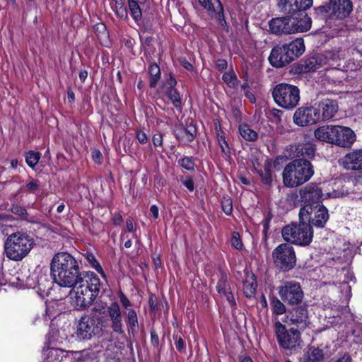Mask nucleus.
<instances>
[{
	"instance_id": "7",
	"label": "nucleus",
	"mask_w": 362,
	"mask_h": 362,
	"mask_svg": "<svg viewBox=\"0 0 362 362\" xmlns=\"http://www.w3.org/2000/svg\"><path fill=\"white\" fill-rule=\"evenodd\" d=\"M272 95L275 103L285 110H293L300 101L299 88L286 83L276 84L272 89Z\"/></svg>"
},
{
	"instance_id": "13",
	"label": "nucleus",
	"mask_w": 362,
	"mask_h": 362,
	"mask_svg": "<svg viewBox=\"0 0 362 362\" xmlns=\"http://www.w3.org/2000/svg\"><path fill=\"white\" fill-rule=\"evenodd\" d=\"M320 8L327 13L331 19H344L352 11L353 5L350 0H331L329 4Z\"/></svg>"
},
{
	"instance_id": "46",
	"label": "nucleus",
	"mask_w": 362,
	"mask_h": 362,
	"mask_svg": "<svg viewBox=\"0 0 362 362\" xmlns=\"http://www.w3.org/2000/svg\"><path fill=\"white\" fill-rule=\"evenodd\" d=\"M180 165L185 169L193 171L194 170L195 164L192 158L185 156L179 160Z\"/></svg>"
},
{
	"instance_id": "51",
	"label": "nucleus",
	"mask_w": 362,
	"mask_h": 362,
	"mask_svg": "<svg viewBox=\"0 0 362 362\" xmlns=\"http://www.w3.org/2000/svg\"><path fill=\"white\" fill-rule=\"evenodd\" d=\"M228 67V63L226 60L223 59H218L216 61V68L218 71H223L226 70Z\"/></svg>"
},
{
	"instance_id": "37",
	"label": "nucleus",
	"mask_w": 362,
	"mask_h": 362,
	"mask_svg": "<svg viewBox=\"0 0 362 362\" xmlns=\"http://www.w3.org/2000/svg\"><path fill=\"white\" fill-rule=\"evenodd\" d=\"M270 303L273 313L281 315L286 313L285 305L277 297L272 296L270 299Z\"/></svg>"
},
{
	"instance_id": "40",
	"label": "nucleus",
	"mask_w": 362,
	"mask_h": 362,
	"mask_svg": "<svg viewBox=\"0 0 362 362\" xmlns=\"http://www.w3.org/2000/svg\"><path fill=\"white\" fill-rule=\"evenodd\" d=\"M40 158V153L39 152L30 151L26 154L25 161L30 167L34 168L39 162Z\"/></svg>"
},
{
	"instance_id": "43",
	"label": "nucleus",
	"mask_w": 362,
	"mask_h": 362,
	"mask_svg": "<svg viewBox=\"0 0 362 362\" xmlns=\"http://www.w3.org/2000/svg\"><path fill=\"white\" fill-rule=\"evenodd\" d=\"M221 206L223 212L226 215H231L233 212V202L228 196H224L221 201Z\"/></svg>"
},
{
	"instance_id": "6",
	"label": "nucleus",
	"mask_w": 362,
	"mask_h": 362,
	"mask_svg": "<svg viewBox=\"0 0 362 362\" xmlns=\"http://www.w3.org/2000/svg\"><path fill=\"white\" fill-rule=\"evenodd\" d=\"M282 237L287 243L299 246L309 245L313 238V230L310 223L300 220L299 223H291L281 230Z\"/></svg>"
},
{
	"instance_id": "4",
	"label": "nucleus",
	"mask_w": 362,
	"mask_h": 362,
	"mask_svg": "<svg viewBox=\"0 0 362 362\" xmlns=\"http://www.w3.org/2000/svg\"><path fill=\"white\" fill-rule=\"evenodd\" d=\"M304 51L303 40L297 38L288 44L274 47L271 51L269 61L274 67H283L301 55Z\"/></svg>"
},
{
	"instance_id": "45",
	"label": "nucleus",
	"mask_w": 362,
	"mask_h": 362,
	"mask_svg": "<svg viewBox=\"0 0 362 362\" xmlns=\"http://www.w3.org/2000/svg\"><path fill=\"white\" fill-rule=\"evenodd\" d=\"M344 50L333 49L332 51L327 53L326 58L327 59H329L333 62H337L341 59L344 58Z\"/></svg>"
},
{
	"instance_id": "44",
	"label": "nucleus",
	"mask_w": 362,
	"mask_h": 362,
	"mask_svg": "<svg viewBox=\"0 0 362 362\" xmlns=\"http://www.w3.org/2000/svg\"><path fill=\"white\" fill-rule=\"evenodd\" d=\"M223 81L230 87H233L237 81V77L233 71L225 72L222 76Z\"/></svg>"
},
{
	"instance_id": "49",
	"label": "nucleus",
	"mask_w": 362,
	"mask_h": 362,
	"mask_svg": "<svg viewBox=\"0 0 362 362\" xmlns=\"http://www.w3.org/2000/svg\"><path fill=\"white\" fill-rule=\"evenodd\" d=\"M231 245L238 250H240L243 247L242 241L238 235H234L231 239Z\"/></svg>"
},
{
	"instance_id": "16",
	"label": "nucleus",
	"mask_w": 362,
	"mask_h": 362,
	"mask_svg": "<svg viewBox=\"0 0 362 362\" xmlns=\"http://www.w3.org/2000/svg\"><path fill=\"white\" fill-rule=\"evenodd\" d=\"M313 5V0H280L279 7L286 14L303 13Z\"/></svg>"
},
{
	"instance_id": "29",
	"label": "nucleus",
	"mask_w": 362,
	"mask_h": 362,
	"mask_svg": "<svg viewBox=\"0 0 362 362\" xmlns=\"http://www.w3.org/2000/svg\"><path fill=\"white\" fill-rule=\"evenodd\" d=\"M257 173L261 177L262 182L267 185H271L272 182V164L269 161H266L264 164L263 169L257 170Z\"/></svg>"
},
{
	"instance_id": "28",
	"label": "nucleus",
	"mask_w": 362,
	"mask_h": 362,
	"mask_svg": "<svg viewBox=\"0 0 362 362\" xmlns=\"http://www.w3.org/2000/svg\"><path fill=\"white\" fill-rule=\"evenodd\" d=\"M199 4L209 11V13L218 12L221 14L222 4L219 0H199Z\"/></svg>"
},
{
	"instance_id": "22",
	"label": "nucleus",
	"mask_w": 362,
	"mask_h": 362,
	"mask_svg": "<svg viewBox=\"0 0 362 362\" xmlns=\"http://www.w3.org/2000/svg\"><path fill=\"white\" fill-rule=\"evenodd\" d=\"M291 324L297 325L300 329H305L308 323V312L305 307L299 306L294 308L287 315Z\"/></svg>"
},
{
	"instance_id": "36",
	"label": "nucleus",
	"mask_w": 362,
	"mask_h": 362,
	"mask_svg": "<svg viewBox=\"0 0 362 362\" xmlns=\"http://www.w3.org/2000/svg\"><path fill=\"white\" fill-rule=\"evenodd\" d=\"M85 259L89 263L91 267L95 269L103 277H105L106 275L103 269V267L96 259L95 255L91 252H86L83 255Z\"/></svg>"
},
{
	"instance_id": "20",
	"label": "nucleus",
	"mask_w": 362,
	"mask_h": 362,
	"mask_svg": "<svg viewBox=\"0 0 362 362\" xmlns=\"http://www.w3.org/2000/svg\"><path fill=\"white\" fill-rule=\"evenodd\" d=\"M107 313L111 321L112 330L120 334L124 333L123 329L122 312L117 303H112L107 308Z\"/></svg>"
},
{
	"instance_id": "10",
	"label": "nucleus",
	"mask_w": 362,
	"mask_h": 362,
	"mask_svg": "<svg viewBox=\"0 0 362 362\" xmlns=\"http://www.w3.org/2000/svg\"><path fill=\"white\" fill-rule=\"evenodd\" d=\"M272 258L276 267L284 272L292 269L296 263L293 247L289 243H281L272 252Z\"/></svg>"
},
{
	"instance_id": "39",
	"label": "nucleus",
	"mask_w": 362,
	"mask_h": 362,
	"mask_svg": "<svg viewBox=\"0 0 362 362\" xmlns=\"http://www.w3.org/2000/svg\"><path fill=\"white\" fill-rule=\"evenodd\" d=\"M168 98L176 108H181L182 99L179 92L175 88H170L167 93Z\"/></svg>"
},
{
	"instance_id": "35",
	"label": "nucleus",
	"mask_w": 362,
	"mask_h": 362,
	"mask_svg": "<svg viewBox=\"0 0 362 362\" xmlns=\"http://www.w3.org/2000/svg\"><path fill=\"white\" fill-rule=\"evenodd\" d=\"M127 325L129 332H134L138 327V317L136 311L133 308L127 309Z\"/></svg>"
},
{
	"instance_id": "63",
	"label": "nucleus",
	"mask_w": 362,
	"mask_h": 362,
	"mask_svg": "<svg viewBox=\"0 0 362 362\" xmlns=\"http://www.w3.org/2000/svg\"><path fill=\"white\" fill-rule=\"evenodd\" d=\"M192 132H193V135L196 136L197 131H196L195 128L192 126H189L187 128L184 129L182 131V134H189L190 135V133H192Z\"/></svg>"
},
{
	"instance_id": "30",
	"label": "nucleus",
	"mask_w": 362,
	"mask_h": 362,
	"mask_svg": "<svg viewBox=\"0 0 362 362\" xmlns=\"http://www.w3.org/2000/svg\"><path fill=\"white\" fill-rule=\"evenodd\" d=\"M138 0H128V6L130 15L136 23H139L142 18V12Z\"/></svg>"
},
{
	"instance_id": "33",
	"label": "nucleus",
	"mask_w": 362,
	"mask_h": 362,
	"mask_svg": "<svg viewBox=\"0 0 362 362\" xmlns=\"http://www.w3.org/2000/svg\"><path fill=\"white\" fill-rule=\"evenodd\" d=\"M93 29L100 43L102 45L106 43L109 36L106 25L103 23H99L95 25Z\"/></svg>"
},
{
	"instance_id": "27",
	"label": "nucleus",
	"mask_w": 362,
	"mask_h": 362,
	"mask_svg": "<svg viewBox=\"0 0 362 362\" xmlns=\"http://www.w3.org/2000/svg\"><path fill=\"white\" fill-rule=\"evenodd\" d=\"M315 146L311 143L301 144L296 146V156L299 158L308 159L314 157L315 153Z\"/></svg>"
},
{
	"instance_id": "42",
	"label": "nucleus",
	"mask_w": 362,
	"mask_h": 362,
	"mask_svg": "<svg viewBox=\"0 0 362 362\" xmlns=\"http://www.w3.org/2000/svg\"><path fill=\"white\" fill-rule=\"evenodd\" d=\"M217 139L218 145L221 149V152L226 156L230 157V150L228 145V143L226 141L224 136L222 135V133L217 134Z\"/></svg>"
},
{
	"instance_id": "32",
	"label": "nucleus",
	"mask_w": 362,
	"mask_h": 362,
	"mask_svg": "<svg viewBox=\"0 0 362 362\" xmlns=\"http://www.w3.org/2000/svg\"><path fill=\"white\" fill-rule=\"evenodd\" d=\"M239 132L241 136L248 141H255L258 137L257 133L246 124H242L239 126Z\"/></svg>"
},
{
	"instance_id": "62",
	"label": "nucleus",
	"mask_w": 362,
	"mask_h": 362,
	"mask_svg": "<svg viewBox=\"0 0 362 362\" xmlns=\"http://www.w3.org/2000/svg\"><path fill=\"white\" fill-rule=\"evenodd\" d=\"M329 362H351V358L348 355H344L342 357L336 359V360H331Z\"/></svg>"
},
{
	"instance_id": "50",
	"label": "nucleus",
	"mask_w": 362,
	"mask_h": 362,
	"mask_svg": "<svg viewBox=\"0 0 362 362\" xmlns=\"http://www.w3.org/2000/svg\"><path fill=\"white\" fill-rule=\"evenodd\" d=\"M119 299H120V301H121V303L122 305V306L125 308V309H130L132 307V303L131 302L129 301V300L127 298V296L123 293H121L119 294Z\"/></svg>"
},
{
	"instance_id": "54",
	"label": "nucleus",
	"mask_w": 362,
	"mask_h": 362,
	"mask_svg": "<svg viewBox=\"0 0 362 362\" xmlns=\"http://www.w3.org/2000/svg\"><path fill=\"white\" fill-rule=\"evenodd\" d=\"M153 144L156 146H162L163 145V135L160 133H156L153 135Z\"/></svg>"
},
{
	"instance_id": "25",
	"label": "nucleus",
	"mask_w": 362,
	"mask_h": 362,
	"mask_svg": "<svg viewBox=\"0 0 362 362\" xmlns=\"http://www.w3.org/2000/svg\"><path fill=\"white\" fill-rule=\"evenodd\" d=\"M288 16L273 18L269 21V29L275 34H289Z\"/></svg>"
},
{
	"instance_id": "19",
	"label": "nucleus",
	"mask_w": 362,
	"mask_h": 362,
	"mask_svg": "<svg viewBox=\"0 0 362 362\" xmlns=\"http://www.w3.org/2000/svg\"><path fill=\"white\" fill-rule=\"evenodd\" d=\"M355 141V134L349 127L336 126L333 144L349 147Z\"/></svg>"
},
{
	"instance_id": "34",
	"label": "nucleus",
	"mask_w": 362,
	"mask_h": 362,
	"mask_svg": "<svg viewBox=\"0 0 362 362\" xmlns=\"http://www.w3.org/2000/svg\"><path fill=\"white\" fill-rule=\"evenodd\" d=\"M114 2L115 5L112 6V8L116 16L122 20H127L128 18V12L124 0H118Z\"/></svg>"
},
{
	"instance_id": "1",
	"label": "nucleus",
	"mask_w": 362,
	"mask_h": 362,
	"mask_svg": "<svg viewBox=\"0 0 362 362\" xmlns=\"http://www.w3.org/2000/svg\"><path fill=\"white\" fill-rule=\"evenodd\" d=\"M50 275L61 287L71 288L82 277L78 261L68 252L55 254L50 263Z\"/></svg>"
},
{
	"instance_id": "5",
	"label": "nucleus",
	"mask_w": 362,
	"mask_h": 362,
	"mask_svg": "<svg viewBox=\"0 0 362 362\" xmlns=\"http://www.w3.org/2000/svg\"><path fill=\"white\" fill-rule=\"evenodd\" d=\"M34 245V241L23 233H14L8 236L4 250L6 256L13 261H21L25 257Z\"/></svg>"
},
{
	"instance_id": "15",
	"label": "nucleus",
	"mask_w": 362,
	"mask_h": 362,
	"mask_svg": "<svg viewBox=\"0 0 362 362\" xmlns=\"http://www.w3.org/2000/svg\"><path fill=\"white\" fill-rule=\"evenodd\" d=\"M299 195L305 204H320L323 193L319 184L310 182L299 189Z\"/></svg>"
},
{
	"instance_id": "38",
	"label": "nucleus",
	"mask_w": 362,
	"mask_h": 362,
	"mask_svg": "<svg viewBox=\"0 0 362 362\" xmlns=\"http://www.w3.org/2000/svg\"><path fill=\"white\" fill-rule=\"evenodd\" d=\"M257 288V284L255 279H252V281L250 280H245L243 282V290L245 296L247 298H250L253 296L255 293Z\"/></svg>"
},
{
	"instance_id": "24",
	"label": "nucleus",
	"mask_w": 362,
	"mask_h": 362,
	"mask_svg": "<svg viewBox=\"0 0 362 362\" xmlns=\"http://www.w3.org/2000/svg\"><path fill=\"white\" fill-rule=\"evenodd\" d=\"M335 129L336 126H322L315 130L314 135L320 141L333 144Z\"/></svg>"
},
{
	"instance_id": "17",
	"label": "nucleus",
	"mask_w": 362,
	"mask_h": 362,
	"mask_svg": "<svg viewBox=\"0 0 362 362\" xmlns=\"http://www.w3.org/2000/svg\"><path fill=\"white\" fill-rule=\"evenodd\" d=\"M320 121H327L332 119L339 110L338 103L335 100L325 98L315 103Z\"/></svg>"
},
{
	"instance_id": "55",
	"label": "nucleus",
	"mask_w": 362,
	"mask_h": 362,
	"mask_svg": "<svg viewBox=\"0 0 362 362\" xmlns=\"http://www.w3.org/2000/svg\"><path fill=\"white\" fill-rule=\"evenodd\" d=\"M173 338L175 339V344L176 349L180 351L184 350L185 348V342H184L183 339L181 337H177V336L176 337L174 336Z\"/></svg>"
},
{
	"instance_id": "26",
	"label": "nucleus",
	"mask_w": 362,
	"mask_h": 362,
	"mask_svg": "<svg viewBox=\"0 0 362 362\" xmlns=\"http://www.w3.org/2000/svg\"><path fill=\"white\" fill-rule=\"evenodd\" d=\"M324 358L325 354L322 349L310 346L300 358V362H322Z\"/></svg>"
},
{
	"instance_id": "2",
	"label": "nucleus",
	"mask_w": 362,
	"mask_h": 362,
	"mask_svg": "<svg viewBox=\"0 0 362 362\" xmlns=\"http://www.w3.org/2000/svg\"><path fill=\"white\" fill-rule=\"evenodd\" d=\"M100 287V279L93 272H82V277L71 287L75 289L76 306L83 308L90 305L98 296Z\"/></svg>"
},
{
	"instance_id": "56",
	"label": "nucleus",
	"mask_w": 362,
	"mask_h": 362,
	"mask_svg": "<svg viewBox=\"0 0 362 362\" xmlns=\"http://www.w3.org/2000/svg\"><path fill=\"white\" fill-rule=\"evenodd\" d=\"M315 59L317 60V62H316V66H317V69H318L324 64L326 63L327 58H326V56L325 57L322 54H315Z\"/></svg>"
},
{
	"instance_id": "41",
	"label": "nucleus",
	"mask_w": 362,
	"mask_h": 362,
	"mask_svg": "<svg viewBox=\"0 0 362 362\" xmlns=\"http://www.w3.org/2000/svg\"><path fill=\"white\" fill-rule=\"evenodd\" d=\"M316 62H317V60L315 59V54L306 59L302 65L303 71L309 72L317 70Z\"/></svg>"
},
{
	"instance_id": "18",
	"label": "nucleus",
	"mask_w": 362,
	"mask_h": 362,
	"mask_svg": "<svg viewBox=\"0 0 362 362\" xmlns=\"http://www.w3.org/2000/svg\"><path fill=\"white\" fill-rule=\"evenodd\" d=\"M289 22V34L303 33L311 28V19L305 13L288 15Z\"/></svg>"
},
{
	"instance_id": "9",
	"label": "nucleus",
	"mask_w": 362,
	"mask_h": 362,
	"mask_svg": "<svg viewBox=\"0 0 362 362\" xmlns=\"http://www.w3.org/2000/svg\"><path fill=\"white\" fill-rule=\"evenodd\" d=\"M298 215L300 220L320 228H324L329 219L328 211L322 204H305Z\"/></svg>"
},
{
	"instance_id": "58",
	"label": "nucleus",
	"mask_w": 362,
	"mask_h": 362,
	"mask_svg": "<svg viewBox=\"0 0 362 362\" xmlns=\"http://www.w3.org/2000/svg\"><path fill=\"white\" fill-rule=\"evenodd\" d=\"M182 184L191 192H192L194 189V181L192 177H189L186 180H183Z\"/></svg>"
},
{
	"instance_id": "47",
	"label": "nucleus",
	"mask_w": 362,
	"mask_h": 362,
	"mask_svg": "<svg viewBox=\"0 0 362 362\" xmlns=\"http://www.w3.org/2000/svg\"><path fill=\"white\" fill-rule=\"evenodd\" d=\"M62 349L50 348L48 349L47 353L46 354L48 358H50L49 361L53 362L54 360H58L59 357H62Z\"/></svg>"
},
{
	"instance_id": "3",
	"label": "nucleus",
	"mask_w": 362,
	"mask_h": 362,
	"mask_svg": "<svg viewBox=\"0 0 362 362\" xmlns=\"http://www.w3.org/2000/svg\"><path fill=\"white\" fill-rule=\"evenodd\" d=\"M314 173L310 161L296 158L285 166L282 173L283 183L287 187H297L310 180Z\"/></svg>"
},
{
	"instance_id": "59",
	"label": "nucleus",
	"mask_w": 362,
	"mask_h": 362,
	"mask_svg": "<svg viewBox=\"0 0 362 362\" xmlns=\"http://www.w3.org/2000/svg\"><path fill=\"white\" fill-rule=\"evenodd\" d=\"M272 219V216L268 214L262 221V224L263 226V231L264 233H267V230L269 229V223Z\"/></svg>"
},
{
	"instance_id": "52",
	"label": "nucleus",
	"mask_w": 362,
	"mask_h": 362,
	"mask_svg": "<svg viewBox=\"0 0 362 362\" xmlns=\"http://www.w3.org/2000/svg\"><path fill=\"white\" fill-rule=\"evenodd\" d=\"M151 343L155 348H158L159 346V337L154 330L151 331Z\"/></svg>"
},
{
	"instance_id": "12",
	"label": "nucleus",
	"mask_w": 362,
	"mask_h": 362,
	"mask_svg": "<svg viewBox=\"0 0 362 362\" xmlns=\"http://www.w3.org/2000/svg\"><path fill=\"white\" fill-rule=\"evenodd\" d=\"M279 295L285 303L297 305L303 300L304 293L298 282L288 281L279 287Z\"/></svg>"
},
{
	"instance_id": "8",
	"label": "nucleus",
	"mask_w": 362,
	"mask_h": 362,
	"mask_svg": "<svg viewBox=\"0 0 362 362\" xmlns=\"http://www.w3.org/2000/svg\"><path fill=\"white\" fill-rule=\"evenodd\" d=\"M275 332L279 345L284 351L293 354L302 348V339L298 329H287L281 322H276Z\"/></svg>"
},
{
	"instance_id": "14",
	"label": "nucleus",
	"mask_w": 362,
	"mask_h": 362,
	"mask_svg": "<svg viewBox=\"0 0 362 362\" xmlns=\"http://www.w3.org/2000/svg\"><path fill=\"white\" fill-rule=\"evenodd\" d=\"M293 122L299 127H305L320 122L319 113L314 106L300 107L293 115Z\"/></svg>"
},
{
	"instance_id": "60",
	"label": "nucleus",
	"mask_w": 362,
	"mask_h": 362,
	"mask_svg": "<svg viewBox=\"0 0 362 362\" xmlns=\"http://www.w3.org/2000/svg\"><path fill=\"white\" fill-rule=\"evenodd\" d=\"M152 41H153V37L151 36L141 37V45L144 47H149L151 45Z\"/></svg>"
},
{
	"instance_id": "48",
	"label": "nucleus",
	"mask_w": 362,
	"mask_h": 362,
	"mask_svg": "<svg viewBox=\"0 0 362 362\" xmlns=\"http://www.w3.org/2000/svg\"><path fill=\"white\" fill-rule=\"evenodd\" d=\"M39 182L36 180L32 179L29 182L27 183L26 189L29 192L35 193L39 188Z\"/></svg>"
},
{
	"instance_id": "57",
	"label": "nucleus",
	"mask_w": 362,
	"mask_h": 362,
	"mask_svg": "<svg viewBox=\"0 0 362 362\" xmlns=\"http://www.w3.org/2000/svg\"><path fill=\"white\" fill-rule=\"evenodd\" d=\"M136 139L141 144H146L148 141L146 133L141 130L136 132Z\"/></svg>"
},
{
	"instance_id": "64",
	"label": "nucleus",
	"mask_w": 362,
	"mask_h": 362,
	"mask_svg": "<svg viewBox=\"0 0 362 362\" xmlns=\"http://www.w3.org/2000/svg\"><path fill=\"white\" fill-rule=\"evenodd\" d=\"M167 84L169 86V89L174 88L177 84L175 78L170 74V78L167 81Z\"/></svg>"
},
{
	"instance_id": "11",
	"label": "nucleus",
	"mask_w": 362,
	"mask_h": 362,
	"mask_svg": "<svg viewBox=\"0 0 362 362\" xmlns=\"http://www.w3.org/2000/svg\"><path fill=\"white\" fill-rule=\"evenodd\" d=\"M102 323L97 317L85 315L78 321L76 329V337L81 340L90 339L101 334Z\"/></svg>"
},
{
	"instance_id": "31",
	"label": "nucleus",
	"mask_w": 362,
	"mask_h": 362,
	"mask_svg": "<svg viewBox=\"0 0 362 362\" xmlns=\"http://www.w3.org/2000/svg\"><path fill=\"white\" fill-rule=\"evenodd\" d=\"M148 74L150 76L149 86L154 88L160 78V69L158 65L156 63H151L148 66Z\"/></svg>"
},
{
	"instance_id": "53",
	"label": "nucleus",
	"mask_w": 362,
	"mask_h": 362,
	"mask_svg": "<svg viewBox=\"0 0 362 362\" xmlns=\"http://www.w3.org/2000/svg\"><path fill=\"white\" fill-rule=\"evenodd\" d=\"M209 15L211 16H215L216 18H217L218 21H219V24H220L221 26L223 27L226 24V20L224 18V16H223V7H222L221 14L219 13L218 12H214V13H211Z\"/></svg>"
},
{
	"instance_id": "23",
	"label": "nucleus",
	"mask_w": 362,
	"mask_h": 362,
	"mask_svg": "<svg viewBox=\"0 0 362 362\" xmlns=\"http://www.w3.org/2000/svg\"><path fill=\"white\" fill-rule=\"evenodd\" d=\"M343 162L346 169L362 170V150H356L347 153Z\"/></svg>"
},
{
	"instance_id": "61",
	"label": "nucleus",
	"mask_w": 362,
	"mask_h": 362,
	"mask_svg": "<svg viewBox=\"0 0 362 362\" xmlns=\"http://www.w3.org/2000/svg\"><path fill=\"white\" fill-rule=\"evenodd\" d=\"M150 212L153 216L154 220H156L158 218V208L156 205H152L150 208Z\"/></svg>"
},
{
	"instance_id": "21",
	"label": "nucleus",
	"mask_w": 362,
	"mask_h": 362,
	"mask_svg": "<svg viewBox=\"0 0 362 362\" xmlns=\"http://www.w3.org/2000/svg\"><path fill=\"white\" fill-rule=\"evenodd\" d=\"M216 289L221 296L225 297L231 306H235L236 303L231 292L230 286L228 282V277L225 272H221Z\"/></svg>"
}]
</instances>
